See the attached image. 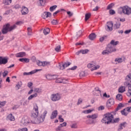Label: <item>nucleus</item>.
<instances>
[{"instance_id": "8", "label": "nucleus", "mask_w": 131, "mask_h": 131, "mask_svg": "<svg viewBox=\"0 0 131 131\" xmlns=\"http://www.w3.org/2000/svg\"><path fill=\"white\" fill-rule=\"evenodd\" d=\"M70 65H71V62H64L62 64L59 63L58 68L60 70H64L66 67H68V66H70Z\"/></svg>"}, {"instance_id": "43", "label": "nucleus", "mask_w": 131, "mask_h": 131, "mask_svg": "<svg viewBox=\"0 0 131 131\" xmlns=\"http://www.w3.org/2000/svg\"><path fill=\"white\" fill-rule=\"evenodd\" d=\"M51 79H57L58 78V75H52L51 76Z\"/></svg>"}, {"instance_id": "28", "label": "nucleus", "mask_w": 131, "mask_h": 131, "mask_svg": "<svg viewBox=\"0 0 131 131\" xmlns=\"http://www.w3.org/2000/svg\"><path fill=\"white\" fill-rule=\"evenodd\" d=\"M43 33L45 34V35L49 34V33H50V28H47L46 29H44L43 31Z\"/></svg>"}, {"instance_id": "13", "label": "nucleus", "mask_w": 131, "mask_h": 131, "mask_svg": "<svg viewBox=\"0 0 131 131\" xmlns=\"http://www.w3.org/2000/svg\"><path fill=\"white\" fill-rule=\"evenodd\" d=\"M38 71H41V69L34 70L29 73L25 72L23 73V75H31L32 74H34V73H36V72H38Z\"/></svg>"}, {"instance_id": "34", "label": "nucleus", "mask_w": 131, "mask_h": 131, "mask_svg": "<svg viewBox=\"0 0 131 131\" xmlns=\"http://www.w3.org/2000/svg\"><path fill=\"white\" fill-rule=\"evenodd\" d=\"M55 51L57 52V53H59V52H61V46L58 45L55 48Z\"/></svg>"}, {"instance_id": "55", "label": "nucleus", "mask_w": 131, "mask_h": 131, "mask_svg": "<svg viewBox=\"0 0 131 131\" xmlns=\"http://www.w3.org/2000/svg\"><path fill=\"white\" fill-rule=\"evenodd\" d=\"M77 68V66H74V67H72L71 68H70L69 70H76V69Z\"/></svg>"}, {"instance_id": "48", "label": "nucleus", "mask_w": 131, "mask_h": 131, "mask_svg": "<svg viewBox=\"0 0 131 131\" xmlns=\"http://www.w3.org/2000/svg\"><path fill=\"white\" fill-rule=\"evenodd\" d=\"M35 92L38 93H41V89L39 88H36L35 89Z\"/></svg>"}, {"instance_id": "49", "label": "nucleus", "mask_w": 131, "mask_h": 131, "mask_svg": "<svg viewBox=\"0 0 131 131\" xmlns=\"http://www.w3.org/2000/svg\"><path fill=\"white\" fill-rule=\"evenodd\" d=\"M100 68V66H97L96 67H94L93 68L91 69V71H93V70H97V69H99Z\"/></svg>"}, {"instance_id": "10", "label": "nucleus", "mask_w": 131, "mask_h": 131, "mask_svg": "<svg viewBox=\"0 0 131 131\" xmlns=\"http://www.w3.org/2000/svg\"><path fill=\"white\" fill-rule=\"evenodd\" d=\"M8 60H9L8 57L0 56V65H6L8 63Z\"/></svg>"}, {"instance_id": "30", "label": "nucleus", "mask_w": 131, "mask_h": 131, "mask_svg": "<svg viewBox=\"0 0 131 131\" xmlns=\"http://www.w3.org/2000/svg\"><path fill=\"white\" fill-rule=\"evenodd\" d=\"M118 92L119 93H124V92H125V88H124V86H121L118 89Z\"/></svg>"}, {"instance_id": "16", "label": "nucleus", "mask_w": 131, "mask_h": 131, "mask_svg": "<svg viewBox=\"0 0 131 131\" xmlns=\"http://www.w3.org/2000/svg\"><path fill=\"white\" fill-rule=\"evenodd\" d=\"M52 16V13L51 12H45L42 14V18L43 19H47V18H48V17H51Z\"/></svg>"}, {"instance_id": "60", "label": "nucleus", "mask_w": 131, "mask_h": 131, "mask_svg": "<svg viewBox=\"0 0 131 131\" xmlns=\"http://www.w3.org/2000/svg\"><path fill=\"white\" fill-rule=\"evenodd\" d=\"M72 128H77V125L76 124H73L71 126Z\"/></svg>"}, {"instance_id": "47", "label": "nucleus", "mask_w": 131, "mask_h": 131, "mask_svg": "<svg viewBox=\"0 0 131 131\" xmlns=\"http://www.w3.org/2000/svg\"><path fill=\"white\" fill-rule=\"evenodd\" d=\"M81 33H82L81 31H79L77 33V34H76L77 38H78V37H79V36L81 35Z\"/></svg>"}, {"instance_id": "1", "label": "nucleus", "mask_w": 131, "mask_h": 131, "mask_svg": "<svg viewBox=\"0 0 131 131\" xmlns=\"http://www.w3.org/2000/svg\"><path fill=\"white\" fill-rule=\"evenodd\" d=\"M114 115H116L115 112L107 113L104 115L103 118L101 120L102 123L105 124H110V123H118L120 118H117L114 119Z\"/></svg>"}, {"instance_id": "52", "label": "nucleus", "mask_w": 131, "mask_h": 131, "mask_svg": "<svg viewBox=\"0 0 131 131\" xmlns=\"http://www.w3.org/2000/svg\"><path fill=\"white\" fill-rule=\"evenodd\" d=\"M32 85H33V83H32V82H29L28 83V86L30 89V88H31V86H32Z\"/></svg>"}, {"instance_id": "61", "label": "nucleus", "mask_w": 131, "mask_h": 131, "mask_svg": "<svg viewBox=\"0 0 131 131\" xmlns=\"http://www.w3.org/2000/svg\"><path fill=\"white\" fill-rule=\"evenodd\" d=\"M60 12H61V10H57L56 12H55L53 13V16H56V15H57V14H58V13H60Z\"/></svg>"}, {"instance_id": "42", "label": "nucleus", "mask_w": 131, "mask_h": 131, "mask_svg": "<svg viewBox=\"0 0 131 131\" xmlns=\"http://www.w3.org/2000/svg\"><path fill=\"white\" fill-rule=\"evenodd\" d=\"M52 24H53V25H57V24H58V20H56V19H53L52 21H51Z\"/></svg>"}, {"instance_id": "59", "label": "nucleus", "mask_w": 131, "mask_h": 131, "mask_svg": "<svg viewBox=\"0 0 131 131\" xmlns=\"http://www.w3.org/2000/svg\"><path fill=\"white\" fill-rule=\"evenodd\" d=\"M20 131H28V129L26 127L23 128H19Z\"/></svg>"}, {"instance_id": "46", "label": "nucleus", "mask_w": 131, "mask_h": 131, "mask_svg": "<svg viewBox=\"0 0 131 131\" xmlns=\"http://www.w3.org/2000/svg\"><path fill=\"white\" fill-rule=\"evenodd\" d=\"M6 103H7L6 101L0 102V108H2L3 107V106H5V105H6Z\"/></svg>"}, {"instance_id": "17", "label": "nucleus", "mask_w": 131, "mask_h": 131, "mask_svg": "<svg viewBox=\"0 0 131 131\" xmlns=\"http://www.w3.org/2000/svg\"><path fill=\"white\" fill-rule=\"evenodd\" d=\"M126 125H127V123H126V122H124L120 124V125L119 126V128H118V131L122 130V129H123V127H125V126H126Z\"/></svg>"}, {"instance_id": "2", "label": "nucleus", "mask_w": 131, "mask_h": 131, "mask_svg": "<svg viewBox=\"0 0 131 131\" xmlns=\"http://www.w3.org/2000/svg\"><path fill=\"white\" fill-rule=\"evenodd\" d=\"M119 43V41H116L114 40H112L110 43L108 44L105 50L102 51V55H109V54H111L113 52H116V49L113 47V46H117Z\"/></svg>"}, {"instance_id": "35", "label": "nucleus", "mask_w": 131, "mask_h": 131, "mask_svg": "<svg viewBox=\"0 0 131 131\" xmlns=\"http://www.w3.org/2000/svg\"><path fill=\"white\" fill-rule=\"evenodd\" d=\"M28 30V35H32V29L30 27H28L27 28Z\"/></svg>"}, {"instance_id": "14", "label": "nucleus", "mask_w": 131, "mask_h": 131, "mask_svg": "<svg viewBox=\"0 0 131 131\" xmlns=\"http://www.w3.org/2000/svg\"><path fill=\"white\" fill-rule=\"evenodd\" d=\"M21 123L24 125H28L29 123V119L28 117H24L21 120Z\"/></svg>"}, {"instance_id": "27", "label": "nucleus", "mask_w": 131, "mask_h": 131, "mask_svg": "<svg viewBox=\"0 0 131 131\" xmlns=\"http://www.w3.org/2000/svg\"><path fill=\"white\" fill-rule=\"evenodd\" d=\"M22 81H19L18 82L17 84L16 85V91H18V90H19V89L22 86Z\"/></svg>"}, {"instance_id": "22", "label": "nucleus", "mask_w": 131, "mask_h": 131, "mask_svg": "<svg viewBox=\"0 0 131 131\" xmlns=\"http://www.w3.org/2000/svg\"><path fill=\"white\" fill-rule=\"evenodd\" d=\"M96 37H97V35H96L95 33H92L89 36V38L90 39V40H94Z\"/></svg>"}, {"instance_id": "56", "label": "nucleus", "mask_w": 131, "mask_h": 131, "mask_svg": "<svg viewBox=\"0 0 131 131\" xmlns=\"http://www.w3.org/2000/svg\"><path fill=\"white\" fill-rule=\"evenodd\" d=\"M94 66H95V65H94V64H93V63H89L88 64V68H92V67H94Z\"/></svg>"}, {"instance_id": "26", "label": "nucleus", "mask_w": 131, "mask_h": 131, "mask_svg": "<svg viewBox=\"0 0 131 131\" xmlns=\"http://www.w3.org/2000/svg\"><path fill=\"white\" fill-rule=\"evenodd\" d=\"M36 97H37V93H35L33 95H30L28 98V100H32L33 99V98H36Z\"/></svg>"}, {"instance_id": "12", "label": "nucleus", "mask_w": 131, "mask_h": 131, "mask_svg": "<svg viewBox=\"0 0 131 131\" xmlns=\"http://www.w3.org/2000/svg\"><path fill=\"white\" fill-rule=\"evenodd\" d=\"M114 99L113 98H110L106 102V107L107 108H110L112 105H114Z\"/></svg>"}, {"instance_id": "23", "label": "nucleus", "mask_w": 131, "mask_h": 131, "mask_svg": "<svg viewBox=\"0 0 131 131\" xmlns=\"http://www.w3.org/2000/svg\"><path fill=\"white\" fill-rule=\"evenodd\" d=\"M120 25H121V24H120V22L118 21H116V23L114 24V28H115V29H118L120 28Z\"/></svg>"}, {"instance_id": "25", "label": "nucleus", "mask_w": 131, "mask_h": 131, "mask_svg": "<svg viewBox=\"0 0 131 131\" xmlns=\"http://www.w3.org/2000/svg\"><path fill=\"white\" fill-rule=\"evenodd\" d=\"M19 61L20 62H25V63H29V59L26 58H19Z\"/></svg>"}, {"instance_id": "58", "label": "nucleus", "mask_w": 131, "mask_h": 131, "mask_svg": "<svg viewBox=\"0 0 131 131\" xmlns=\"http://www.w3.org/2000/svg\"><path fill=\"white\" fill-rule=\"evenodd\" d=\"M67 13L69 17H72V16H73V13H71L70 11H68Z\"/></svg>"}, {"instance_id": "20", "label": "nucleus", "mask_w": 131, "mask_h": 131, "mask_svg": "<svg viewBox=\"0 0 131 131\" xmlns=\"http://www.w3.org/2000/svg\"><path fill=\"white\" fill-rule=\"evenodd\" d=\"M57 115H58V111H54L50 116L51 119H54V118H56V117H57Z\"/></svg>"}, {"instance_id": "15", "label": "nucleus", "mask_w": 131, "mask_h": 131, "mask_svg": "<svg viewBox=\"0 0 131 131\" xmlns=\"http://www.w3.org/2000/svg\"><path fill=\"white\" fill-rule=\"evenodd\" d=\"M125 110L128 112H131V107H128L126 108L123 109L122 111H121L122 115H124L125 116H127V114L125 113Z\"/></svg>"}, {"instance_id": "36", "label": "nucleus", "mask_w": 131, "mask_h": 131, "mask_svg": "<svg viewBox=\"0 0 131 131\" xmlns=\"http://www.w3.org/2000/svg\"><path fill=\"white\" fill-rule=\"evenodd\" d=\"M36 64L38 65V66H43V62L40 61V60H37L36 61Z\"/></svg>"}, {"instance_id": "29", "label": "nucleus", "mask_w": 131, "mask_h": 131, "mask_svg": "<svg viewBox=\"0 0 131 131\" xmlns=\"http://www.w3.org/2000/svg\"><path fill=\"white\" fill-rule=\"evenodd\" d=\"M116 99L118 100V101H122V95L118 94L116 95Z\"/></svg>"}, {"instance_id": "7", "label": "nucleus", "mask_w": 131, "mask_h": 131, "mask_svg": "<svg viewBox=\"0 0 131 131\" xmlns=\"http://www.w3.org/2000/svg\"><path fill=\"white\" fill-rule=\"evenodd\" d=\"M105 28L106 31H112V30H113V22L107 21L106 25L105 26Z\"/></svg>"}, {"instance_id": "40", "label": "nucleus", "mask_w": 131, "mask_h": 131, "mask_svg": "<svg viewBox=\"0 0 131 131\" xmlns=\"http://www.w3.org/2000/svg\"><path fill=\"white\" fill-rule=\"evenodd\" d=\"M113 6H114L113 3H111V4L108 5L107 7V10H110L111 9H112Z\"/></svg>"}, {"instance_id": "62", "label": "nucleus", "mask_w": 131, "mask_h": 131, "mask_svg": "<svg viewBox=\"0 0 131 131\" xmlns=\"http://www.w3.org/2000/svg\"><path fill=\"white\" fill-rule=\"evenodd\" d=\"M104 109H105V107H104V106L101 105L100 106H99L98 107V110H104Z\"/></svg>"}, {"instance_id": "64", "label": "nucleus", "mask_w": 131, "mask_h": 131, "mask_svg": "<svg viewBox=\"0 0 131 131\" xmlns=\"http://www.w3.org/2000/svg\"><path fill=\"white\" fill-rule=\"evenodd\" d=\"M40 2V6H43L45 5V3H43V2H45L43 0H39Z\"/></svg>"}, {"instance_id": "63", "label": "nucleus", "mask_w": 131, "mask_h": 131, "mask_svg": "<svg viewBox=\"0 0 131 131\" xmlns=\"http://www.w3.org/2000/svg\"><path fill=\"white\" fill-rule=\"evenodd\" d=\"M61 127L60 125L56 129V131H61L62 130Z\"/></svg>"}, {"instance_id": "9", "label": "nucleus", "mask_w": 131, "mask_h": 131, "mask_svg": "<svg viewBox=\"0 0 131 131\" xmlns=\"http://www.w3.org/2000/svg\"><path fill=\"white\" fill-rule=\"evenodd\" d=\"M61 99V96H60V94L58 93L52 94L51 95V100L53 101V102H56V101H59Z\"/></svg>"}, {"instance_id": "18", "label": "nucleus", "mask_w": 131, "mask_h": 131, "mask_svg": "<svg viewBox=\"0 0 131 131\" xmlns=\"http://www.w3.org/2000/svg\"><path fill=\"white\" fill-rule=\"evenodd\" d=\"M16 58H23L26 56V53L21 52L15 54Z\"/></svg>"}, {"instance_id": "11", "label": "nucleus", "mask_w": 131, "mask_h": 131, "mask_svg": "<svg viewBox=\"0 0 131 131\" xmlns=\"http://www.w3.org/2000/svg\"><path fill=\"white\" fill-rule=\"evenodd\" d=\"M56 82L57 83H68V80L64 78H58L56 80Z\"/></svg>"}, {"instance_id": "19", "label": "nucleus", "mask_w": 131, "mask_h": 131, "mask_svg": "<svg viewBox=\"0 0 131 131\" xmlns=\"http://www.w3.org/2000/svg\"><path fill=\"white\" fill-rule=\"evenodd\" d=\"M22 15H27L28 13V8L27 7L24 6L22 8V10H21Z\"/></svg>"}, {"instance_id": "50", "label": "nucleus", "mask_w": 131, "mask_h": 131, "mask_svg": "<svg viewBox=\"0 0 131 131\" xmlns=\"http://www.w3.org/2000/svg\"><path fill=\"white\" fill-rule=\"evenodd\" d=\"M106 37H107V36H103V37L100 38L99 39L100 41L101 42L104 41V40L105 39V38H106Z\"/></svg>"}, {"instance_id": "5", "label": "nucleus", "mask_w": 131, "mask_h": 131, "mask_svg": "<svg viewBox=\"0 0 131 131\" xmlns=\"http://www.w3.org/2000/svg\"><path fill=\"white\" fill-rule=\"evenodd\" d=\"M120 10V11H122V13H123L124 15H127V16H129V15L131 14V8L127 6H125L123 7H121Z\"/></svg>"}, {"instance_id": "39", "label": "nucleus", "mask_w": 131, "mask_h": 131, "mask_svg": "<svg viewBox=\"0 0 131 131\" xmlns=\"http://www.w3.org/2000/svg\"><path fill=\"white\" fill-rule=\"evenodd\" d=\"M9 73V71H5L3 73V77H6L7 75H8V74Z\"/></svg>"}, {"instance_id": "45", "label": "nucleus", "mask_w": 131, "mask_h": 131, "mask_svg": "<svg viewBox=\"0 0 131 131\" xmlns=\"http://www.w3.org/2000/svg\"><path fill=\"white\" fill-rule=\"evenodd\" d=\"M126 80H130L131 79V73L129 75H127L125 78Z\"/></svg>"}, {"instance_id": "41", "label": "nucleus", "mask_w": 131, "mask_h": 131, "mask_svg": "<svg viewBox=\"0 0 131 131\" xmlns=\"http://www.w3.org/2000/svg\"><path fill=\"white\" fill-rule=\"evenodd\" d=\"M97 118H98V114H95L92 115V119H97Z\"/></svg>"}, {"instance_id": "24", "label": "nucleus", "mask_w": 131, "mask_h": 131, "mask_svg": "<svg viewBox=\"0 0 131 131\" xmlns=\"http://www.w3.org/2000/svg\"><path fill=\"white\" fill-rule=\"evenodd\" d=\"M122 107H123V104L121 103H120L117 108H116V110H115V113H116V112H117V111H118L119 110H120V109H121V108H122Z\"/></svg>"}, {"instance_id": "4", "label": "nucleus", "mask_w": 131, "mask_h": 131, "mask_svg": "<svg viewBox=\"0 0 131 131\" xmlns=\"http://www.w3.org/2000/svg\"><path fill=\"white\" fill-rule=\"evenodd\" d=\"M47 114H48V111H45L41 115V116H39L35 119V122L37 124L39 123H41V122H43V121H45V119L47 116Z\"/></svg>"}, {"instance_id": "21", "label": "nucleus", "mask_w": 131, "mask_h": 131, "mask_svg": "<svg viewBox=\"0 0 131 131\" xmlns=\"http://www.w3.org/2000/svg\"><path fill=\"white\" fill-rule=\"evenodd\" d=\"M7 120H10V121H14L15 120V117L13 116L12 114H10L7 117Z\"/></svg>"}, {"instance_id": "54", "label": "nucleus", "mask_w": 131, "mask_h": 131, "mask_svg": "<svg viewBox=\"0 0 131 131\" xmlns=\"http://www.w3.org/2000/svg\"><path fill=\"white\" fill-rule=\"evenodd\" d=\"M66 125H67V123H66V122H63V123L60 124L59 126H60L61 127H63V126H66Z\"/></svg>"}, {"instance_id": "53", "label": "nucleus", "mask_w": 131, "mask_h": 131, "mask_svg": "<svg viewBox=\"0 0 131 131\" xmlns=\"http://www.w3.org/2000/svg\"><path fill=\"white\" fill-rule=\"evenodd\" d=\"M19 107H20V105H14V106H13L12 107V109H13V110H16L18 109V108H19Z\"/></svg>"}, {"instance_id": "6", "label": "nucleus", "mask_w": 131, "mask_h": 131, "mask_svg": "<svg viewBox=\"0 0 131 131\" xmlns=\"http://www.w3.org/2000/svg\"><path fill=\"white\" fill-rule=\"evenodd\" d=\"M31 116L32 118H35V119L38 116V106H37V104H36L34 107L33 111L32 113Z\"/></svg>"}, {"instance_id": "3", "label": "nucleus", "mask_w": 131, "mask_h": 131, "mask_svg": "<svg viewBox=\"0 0 131 131\" xmlns=\"http://www.w3.org/2000/svg\"><path fill=\"white\" fill-rule=\"evenodd\" d=\"M17 26L16 25H14L10 27V24H6L3 26V28L2 30V32L3 34H7L9 32L12 31V30H14V29H16Z\"/></svg>"}, {"instance_id": "32", "label": "nucleus", "mask_w": 131, "mask_h": 131, "mask_svg": "<svg viewBox=\"0 0 131 131\" xmlns=\"http://www.w3.org/2000/svg\"><path fill=\"white\" fill-rule=\"evenodd\" d=\"M91 13H86L85 15V21H88L91 18Z\"/></svg>"}, {"instance_id": "57", "label": "nucleus", "mask_w": 131, "mask_h": 131, "mask_svg": "<svg viewBox=\"0 0 131 131\" xmlns=\"http://www.w3.org/2000/svg\"><path fill=\"white\" fill-rule=\"evenodd\" d=\"M130 32H131V29L127 30L124 31L125 34H128L130 33Z\"/></svg>"}, {"instance_id": "44", "label": "nucleus", "mask_w": 131, "mask_h": 131, "mask_svg": "<svg viewBox=\"0 0 131 131\" xmlns=\"http://www.w3.org/2000/svg\"><path fill=\"white\" fill-rule=\"evenodd\" d=\"M80 76L81 77H84V76H85V73H84V71H81L80 73Z\"/></svg>"}, {"instance_id": "38", "label": "nucleus", "mask_w": 131, "mask_h": 131, "mask_svg": "<svg viewBox=\"0 0 131 131\" xmlns=\"http://www.w3.org/2000/svg\"><path fill=\"white\" fill-rule=\"evenodd\" d=\"M12 3V0H5V5H6V6H9L10 4Z\"/></svg>"}, {"instance_id": "51", "label": "nucleus", "mask_w": 131, "mask_h": 131, "mask_svg": "<svg viewBox=\"0 0 131 131\" xmlns=\"http://www.w3.org/2000/svg\"><path fill=\"white\" fill-rule=\"evenodd\" d=\"M109 13L110 15H114V14H115V11H114V10L111 9L109 11Z\"/></svg>"}, {"instance_id": "33", "label": "nucleus", "mask_w": 131, "mask_h": 131, "mask_svg": "<svg viewBox=\"0 0 131 131\" xmlns=\"http://www.w3.org/2000/svg\"><path fill=\"white\" fill-rule=\"evenodd\" d=\"M57 5H53L50 8V12H54V10H56L57 9Z\"/></svg>"}, {"instance_id": "37", "label": "nucleus", "mask_w": 131, "mask_h": 131, "mask_svg": "<svg viewBox=\"0 0 131 131\" xmlns=\"http://www.w3.org/2000/svg\"><path fill=\"white\" fill-rule=\"evenodd\" d=\"M80 51H81V53L83 54H88L89 53L88 49L81 50Z\"/></svg>"}, {"instance_id": "31", "label": "nucleus", "mask_w": 131, "mask_h": 131, "mask_svg": "<svg viewBox=\"0 0 131 131\" xmlns=\"http://www.w3.org/2000/svg\"><path fill=\"white\" fill-rule=\"evenodd\" d=\"M115 62H117V63H122L123 62V59L121 58H117L115 60Z\"/></svg>"}]
</instances>
